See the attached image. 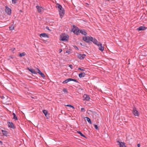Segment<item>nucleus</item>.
Masks as SVG:
<instances>
[{
	"mask_svg": "<svg viewBox=\"0 0 147 147\" xmlns=\"http://www.w3.org/2000/svg\"><path fill=\"white\" fill-rule=\"evenodd\" d=\"M72 31L76 34L78 35L80 33H81L82 34L86 36L87 34V33L84 30H80L76 26L74 25L72 29Z\"/></svg>",
	"mask_w": 147,
	"mask_h": 147,
	"instance_id": "f257e3e1",
	"label": "nucleus"
},
{
	"mask_svg": "<svg viewBox=\"0 0 147 147\" xmlns=\"http://www.w3.org/2000/svg\"><path fill=\"white\" fill-rule=\"evenodd\" d=\"M56 7L58 9L59 14L61 18L64 15L65 10L62 6L59 3L56 4Z\"/></svg>",
	"mask_w": 147,
	"mask_h": 147,
	"instance_id": "f03ea898",
	"label": "nucleus"
},
{
	"mask_svg": "<svg viewBox=\"0 0 147 147\" xmlns=\"http://www.w3.org/2000/svg\"><path fill=\"white\" fill-rule=\"evenodd\" d=\"M60 40L61 41H67L69 38V36L66 35L65 34H61L60 36Z\"/></svg>",
	"mask_w": 147,
	"mask_h": 147,
	"instance_id": "7ed1b4c3",
	"label": "nucleus"
},
{
	"mask_svg": "<svg viewBox=\"0 0 147 147\" xmlns=\"http://www.w3.org/2000/svg\"><path fill=\"white\" fill-rule=\"evenodd\" d=\"M93 39V37L91 36H88L87 37H84L82 38V40L86 42H89L91 41Z\"/></svg>",
	"mask_w": 147,
	"mask_h": 147,
	"instance_id": "20e7f679",
	"label": "nucleus"
},
{
	"mask_svg": "<svg viewBox=\"0 0 147 147\" xmlns=\"http://www.w3.org/2000/svg\"><path fill=\"white\" fill-rule=\"evenodd\" d=\"M132 113L135 116H138L139 115V113L138 111L136 110V108L135 107L133 108Z\"/></svg>",
	"mask_w": 147,
	"mask_h": 147,
	"instance_id": "39448f33",
	"label": "nucleus"
},
{
	"mask_svg": "<svg viewBox=\"0 0 147 147\" xmlns=\"http://www.w3.org/2000/svg\"><path fill=\"white\" fill-rule=\"evenodd\" d=\"M5 11L8 15H10L11 13V9L9 8L7 6L5 7Z\"/></svg>",
	"mask_w": 147,
	"mask_h": 147,
	"instance_id": "423d86ee",
	"label": "nucleus"
},
{
	"mask_svg": "<svg viewBox=\"0 0 147 147\" xmlns=\"http://www.w3.org/2000/svg\"><path fill=\"white\" fill-rule=\"evenodd\" d=\"M86 56L85 54H79L78 55V58L80 59H84Z\"/></svg>",
	"mask_w": 147,
	"mask_h": 147,
	"instance_id": "0eeeda50",
	"label": "nucleus"
},
{
	"mask_svg": "<svg viewBox=\"0 0 147 147\" xmlns=\"http://www.w3.org/2000/svg\"><path fill=\"white\" fill-rule=\"evenodd\" d=\"M8 123L9 127L13 129H14L16 128L15 126L12 122H9Z\"/></svg>",
	"mask_w": 147,
	"mask_h": 147,
	"instance_id": "6e6552de",
	"label": "nucleus"
},
{
	"mask_svg": "<svg viewBox=\"0 0 147 147\" xmlns=\"http://www.w3.org/2000/svg\"><path fill=\"white\" fill-rule=\"evenodd\" d=\"M98 47V49L101 51H102L104 49V47L102 46V44L100 43V44H98V45H97Z\"/></svg>",
	"mask_w": 147,
	"mask_h": 147,
	"instance_id": "1a4fd4ad",
	"label": "nucleus"
},
{
	"mask_svg": "<svg viewBox=\"0 0 147 147\" xmlns=\"http://www.w3.org/2000/svg\"><path fill=\"white\" fill-rule=\"evenodd\" d=\"M27 69L29 71H30L31 72L32 74H37V73L35 71V70L33 69H30L28 67L27 68Z\"/></svg>",
	"mask_w": 147,
	"mask_h": 147,
	"instance_id": "9d476101",
	"label": "nucleus"
},
{
	"mask_svg": "<svg viewBox=\"0 0 147 147\" xmlns=\"http://www.w3.org/2000/svg\"><path fill=\"white\" fill-rule=\"evenodd\" d=\"M91 41H92L94 44L97 45H98V44H100V43L98 42V41L96 39L93 38Z\"/></svg>",
	"mask_w": 147,
	"mask_h": 147,
	"instance_id": "9b49d317",
	"label": "nucleus"
},
{
	"mask_svg": "<svg viewBox=\"0 0 147 147\" xmlns=\"http://www.w3.org/2000/svg\"><path fill=\"white\" fill-rule=\"evenodd\" d=\"M147 28L145 26H141L139 27V28H137V30L139 31L142 30H146Z\"/></svg>",
	"mask_w": 147,
	"mask_h": 147,
	"instance_id": "f8f14e48",
	"label": "nucleus"
},
{
	"mask_svg": "<svg viewBox=\"0 0 147 147\" xmlns=\"http://www.w3.org/2000/svg\"><path fill=\"white\" fill-rule=\"evenodd\" d=\"M40 36L41 38L42 37H47L49 38V36L46 34L45 33H43L40 34Z\"/></svg>",
	"mask_w": 147,
	"mask_h": 147,
	"instance_id": "ddd939ff",
	"label": "nucleus"
},
{
	"mask_svg": "<svg viewBox=\"0 0 147 147\" xmlns=\"http://www.w3.org/2000/svg\"><path fill=\"white\" fill-rule=\"evenodd\" d=\"M117 142L118 143V144L119 145L120 147H126L124 143L118 141H117Z\"/></svg>",
	"mask_w": 147,
	"mask_h": 147,
	"instance_id": "4468645a",
	"label": "nucleus"
},
{
	"mask_svg": "<svg viewBox=\"0 0 147 147\" xmlns=\"http://www.w3.org/2000/svg\"><path fill=\"white\" fill-rule=\"evenodd\" d=\"M84 100L87 101H88L89 100L90 98L88 95L86 94H84L83 96Z\"/></svg>",
	"mask_w": 147,
	"mask_h": 147,
	"instance_id": "2eb2a0df",
	"label": "nucleus"
},
{
	"mask_svg": "<svg viewBox=\"0 0 147 147\" xmlns=\"http://www.w3.org/2000/svg\"><path fill=\"white\" fill-rule=\"evenodd\" d=\"M12 23L13 24L11 26H9V28L10 30H13L14 29V26L13 25L14 24V21H12Z\"/></svg>",
	"mask_w": 147,
	"mask_h": 147,
	"instance_id": "dca6fc26",
	"label": "nucleus"
},
{
	"mask_svg": "<svg viewBox=\"0 0 147 147\" xmlns=\"http://www.w3.org/2000/svg\"><path fill=\"white\" fill-rule=\"evenodd\" d=\"M79 76L80 78H83L86 75V74L85 72H81L78 75Z\"/></svg>",
	"mask_w": 147,
	"mask_h": 147,
	"instance_id": "f3484780",
	"label": "nucleus"
},
{
	"mask_svg": "<svg viewBox=\"0 0 147 147\" xmlns=\"http://www.w3.org/2000/svg\"><path fill=\"white\" fill-rule=\"evenodd\" d=\"M36 8L37 9L38 12L40 13L41 12L42 10V7L38 6H36Z\"/></svg>",
	"mask_w": 147,
	"mask_h": 147,
	"instance_id": "a211bd4d",
	"label": "nucleus"
},
{
	"mask_svg": "<svg viewBox=\"0 0 147 147\" xmlns=\"http://www.w3.org/2000/svg\"><path fill=\"white\" fill-rule=\"evenodd\" d=\"M71 81V78H68L65 80L64 81L63 83V84H67L68 82Z\"/></svg>",
	"mask_w": 147,
	"mask_h": 147,
	"instance_id": "6ab92c4d",
	"label": "nucleus"
},
{
	"mask_svg": "<svg viewBox=\"0 0 147 147\" xmlns=\"http://www.w3.org/2000/svg\"><path fill=\"white\" fill-rule=\"evenodd\" d=\"M85 119L90 124H92V122L90 119L89 117H85Z\"/></svg>",
	"mask_w": 147,
	"mask_h": 147,
	"instance_id": "aec40b11",
	"label": "nucleus"
},
{
	"mask_svg": "<svg viewBox=\"0 0 147 147\" xmlns=\"http://www.w3.org/2000/svg\"><path fill=\"white\" fill-rule=\"evenodd\" d=\"M1 131L3 132V134L4 135L7 136V131L2 130Z\"/></svg>",
	"mask_w": 147,
	"mask_h": 147,
	"instance_id": "412c9836",
	"label": "nucleus"
},
{
	"mask_svg": "<svg viewBox=\"0 0 147 147\" xmlns=\"http://www.w3.org/2000/svg\"><path fill=\"white\" fill-rule=\"evenodd\" d=\"M77 132L78 133V134H80V135L82 136V137H84V138H86V136L84 135H83V134H82V133H81V132L80 131H77Z\"/></svg>",
	"mask_w": 147,
	"mask_h": 147,
	"instance_id": "4be33fe9",
	"label": "nucleus"
},
{
	"mask_svg": "<svg viewBox=\"0 0 147 147\" xmlns=\"http://www.w3.org/2000/svg\"><path fill=\"white\" fill-rule=\"evenodd\" d=\"M26 55V53L25 52H23L22 53H20L19 56L20 57H22L25 56Z\"/></svg>",
	"mask_w": 147,
	"mask_h": 147,
	"instance_id": "5701e85b",
	"label": "nucleus"
},
{
	"mask_svg": "<svg viewBox=\"0 0 147 147\" xmlns=\"http://www.w3.org/2000/svg\"><path fill=\"white\" fill-rule=\"evenodd\" d=\"M13 119H15V120H17L18 119V118L15 114L14 113H13Z\"/></svg>",
	"mask_w": 147,
	"mask_h": 147,
	"instance_id": "b1692460",
	"label": "nucleus"
},
{
	"mask_svg": "<svg viewBox=\"0 0 147 147\" xmlns=\"http://www.w3.org/2000/svg\"><path fill=\"white\" fill-rule=\"evenodd\" d=\"M42 112L43 113L45 114V116L47 117V114L48 113V111L47 110H44L42 111Z\"/></svg>",
	"mask_w": 147,
	"mask_h": 147,
	"instance_id": "393cba45",
	"label": "nucleus"
},
{
	"mask_svg": "<svg viewBox=\"0 0 147 147\" xmlns=\"http://www.w3.org/2000/svg\"><path fill=\"white\" fill-rule=\"evenodd\" d=\"M40 75H41V76L43 78H45V75H44V74L41 72V71L39 73H38Z\"/></svg>",
	"mask_w": 147,
	"mask_h": 147,
	"instance_id": "a878e982",
	"label": "nucleus"
},
{
	"mask_svg": "<svg viewBox=\"0 0 147 147\" xmlns=\"http://www.w3.org/2000/svg\"><path fill=\"white\" fill-rule=\"evenodd\" d=\"M71 81H73L75 82L76 83H78V80H77L75 79L71 78Z\"/></svg>",
	"mask_w": 147,
	"mask_h": 147,
	"instance_id": "bb28decb",
	"label": "nucleus"
},
{
	"mask_svg": "<svg viewBox=\"0 0 147 147\" xmlns=\"http://www.w3.org/2000/svg\"><path fill=\"white\" fill-rule=\"evenodd\" d=\"M66 106H67V107H70L72 108L73 109H75V108L72 105H66Z\"/></svg>",
	"mask_w": 147,
	"mask_h": 147,
	"instance_id": "cd10ccee",
	"label": "nucleus"
},
{
	"mask_svg": "<svg viewBox=\"0 0 147 147\" xmlns=\"http://www.w3.org/2000/svg\"><path fill=\"white\" fill-rule=\"evenodd\" d=\"M78 70L82 71H84L85 70L84 68L83 67H82V68L79 67L78 68Z\"/></svg>",
	"mask_w": 147,
	"mask_h": 147,
	"instance_id": "c85d7f7f",
	"label": "nucleus"
},
{
	"mask_svg": "<svg viewBox=\"0 0 147 147\" xmlns=\"http://www.w3.org/2000/svg\"><path fill=\"white\" fill-rule=\"evenodd\" d=\"M63 92L66 93H68V91L66 88H64L63 89Z\"/></svg>",
	"mask_w": 147,
	"mask_h": 147,
	"instance_id": "c756f323",
	"label": "nucleus"
},
{
	"mask_svg": "<svg viewBox=\"0 0 147 147\" xmlns=\"http://www.w3.org/2000/svg\"><path fill=\"white\" fill-rule=\"evenodd\" d=\"M66 53L69 54L71 53V50H68L66 51Z\"/></svg>",
	"mask_w": 147,
	"mask_h": 147,
	"instance_id": "7c9ffc66",
	"label": "nucleus"
},
{
	"mask_svg": "<svg viewBox=\"0 0 147 147\" xmlns=\"http://www.w3.org/2000/svg\"><path fill=\"white\" fill-rule=\"evenodd\" d=\"M17 0H12V2L13 3L16 4L17 3Z\"/></svg>",
	"mask_w": 147,
	"mask_h": 147,
	"instance_id": "2f4dec72",
	"label": "nucleus"
},
{
	"mask_svg": "<svg viewBox=\"0 0 147 147\" xmlns=\"http://www.w3.org/2000/svg\"><path fill=\"white\" fill-rule=\"evenodd\" d=\"M81 111L82 112H85V110L84 108H82L81 109Z\"/></svg>",
	"mask_w": 147,
	"mask_h": 147,
	"instance_id": "473e14b6",
	"label": "nucleus"
},
{
	"mask_svg": "<svg viewBox=\"0 0 147 147\" xmlns=\"http://www.w3.org/2000/svg\"><path fill=\"white\" fill-rule=\"evenodd\" d=\"M94 125V128L96 129L97 130L98 129V126L97 125Z\"/></svg>",
	"mask_w": 147,
	"mask_h": 147,
	"instance_id": "72a5a7b5",
	"label": "nucleus"
},
{
	"mask_svg": "<svg viewBox=\"0 0 147 147\" xmlns=\"http://www.w3.org/2000/svg\"><path fill=\"white\" fill-rule=\"evenodd\" d=\"M73 47L74 48L78 50H79L78 48L76 46L74 45L73 46Z\"/></svg>",
	"mask_w": 147,
	"mask_h": 147,
	"instance_id": "f704fd0d",
	"label": "nucleus"
},
{
	"mask_svg": "<svg viewBox=\"0 0 147 147\" xmlns=\"http://www.w3.org/2000/svg\"><path fill=\"white\" fill-rule=\"evenodd\" d=\"M36 70H37V73H39V71L40 72V70L38 68H36Z\"/></svg>",
	"mask_w": 147,
	"mask_h": 147,
	"instance_id": "c9c22d12",
	"label": "nucleus"
},
{
	"mask_svg": "<svg viewBox=\"0 0 147 147\" xmlns=\"http://www.w3.org/2000/svg\"><path fill=\"white\" fill-rule=\"evenodd\" d=\"M69 66L70 67V68H71V69H73V66H72V65H69Z\"/></svg>",
	"mask_w": 147,
	"mask_h": 147,
	"instance_id": "e433bc0d",
	"label": "nucleus"
},
{
	"mask_svg": "<svg viewBox=\"0 0 147 147\" xmlns=\"http://www.w3.org/2000/svg\"><path fill=\"white\" fill-rule=\"evenodd\" d=\"M46 28L50 31L51 30L49 29V27H48L47 26L46 27Z\"/></svg>",
	"mask_w": 147,
	"mask_h": 147,
	"instance_id": "4c0bfd02",
	"label": "nucleus"
},
{
	"mask_svg": "<svg viewBox=\"0 0 147 147\" xmlns=\"http://www.w3.org/2000/svg\"><path fill=\"white\" fill-rule=\"evenodd\" d=\"M1 97L2 99H4V98H5V97L3 96H1Z\"/></svg>",
	"mask_w": 147,
	"mask_h": 147,
	"instance_id": "58836bf2",
	"label": "nucleus"
},
{
	"mask_svg": "<svg viewBox=\"0 0 147 147\" xmlns=\"http://www.w3.org/2000/svg\"><path fill=\"white\" fill-rule=\"evenodd\" d=\"M140 144H137L138 147H140Z\"/></svg>",
	"mask_w": 147,
	"mask_h": 147,
	"instance_id": "ea45409f",
	"label": "nucleus"
},
{
	"mask_svg": "<svg viewBox=\"0 0 147 147\" xmlns=\"http://www.w3.org/2000/svg\"><path fill=\"white\" fill-rule=\"evenodd\" d=\"M59 53H60L62 51V50L61 49H59Z\"/></svg>",
	"mask_w": 147,
	"mask_h": 147,
	"instance_id": "a19ab883",
	"label": "nucleus"
},
{
	"mask_svg": "<svg viewBox=\"0 0 147 147\" xmlns=\"http://www.w3.org/2000/svg\"><path fill=\"white\" fill-rule=\"evenodd\" d=\"M3 144V142H2L0 140V145H2Z\"/></svg>",
	"mask_w": 147,
	"mask_h": 147,
	"instance_id": "79ce46f5",
	"label": "nucleus"
},
{
	"mask_svg": "<svg viewBox=\"0 0 147 147\" xmlns=\"http://www.w3.org/2000/svg\"><path fill=\"white\" fill-rule=\"evenodd\" d=\"M9 57L11 58V59H13V57H12L11 56H9Z\"/></svg>",
	"mask_w": 147,
	"mask_h": 147,
	"instance_id": "37998d69",
	"label": "nucleus"
},
{
	"mask_svg": "<svg viewBox=\"0 0 147 147\" xmlns=\"http://www.w3.org/2000/svg\"><path fill=\"white\" fill-rule=\"evenodd\" d=\"M82 20L83 21H84V22H87L86 21V20Z\"/></svg>",
	"mask_w": 147,
	"mask_h": 147,
	"instance_id": "c03bdc74",
	"label": "nucleus"
},
{
	"mask_svg": "<svg viewBox=\"0 0 147 147\" xmlns=\"http://www.w3.org/2000/svg\"><path fill=\"white\" fill-rule=\"evenodd\" d=\"M80 45H82V43H80Z\"/></svg>",
	"mask_w": 147,
	"mask_h": 147,
	"instance_id": "a18cd8bd",
	"label": "nucleus"
},
{
	"mask_svg": "<svg viewBox=\"0 0 147 147\" xmlns=\"http://www.w3.org/2000/svg\"><path fill=\"white\" fill-rule=\"evenodd\" d=\"M15 49V48H13V50H14V49Z\"/></svg>",
	"mask_w": 147,
	"mask_h": 147,
	"instance_id": "49530a36",
	"label": "nucleus"
}]
</instances>
